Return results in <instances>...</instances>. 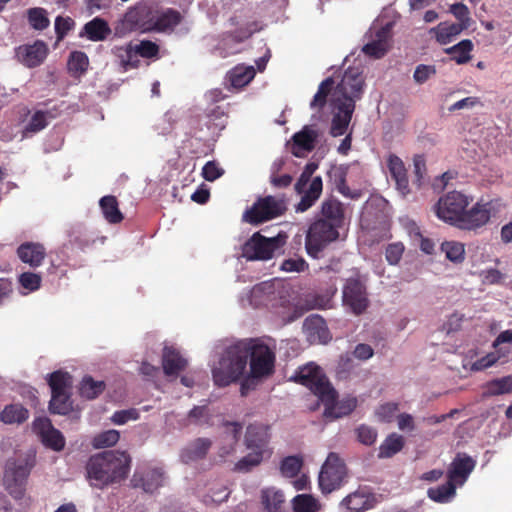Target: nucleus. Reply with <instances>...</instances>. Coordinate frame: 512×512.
I'll use <instances>...</instances> for the list:
<instances>
[{
  "mask_svg": "<svg viewBox=\"0 0 512 512\" xmlns=\"http://www.w3.org/2000/svg\"><path fill=\"white\" fill-rule=\"evenodd\" d=\"M471 200L462 192H448L439 198L435 213L439 219L460 230L477 231L490 221L493 204L481 200L468 209Z\"/></svg>",
  "mask_w": 512,
  "mask_h": 512,
  "instance_id": "nucleus-1",
  "label": "nucleus"
},
{
  "mask_svg": "<svg viewBox=\"0 0 512 512\" xmlns=\"http://www.w3.org/2000/svg\"><path fill=\"white\" fill-rule=\"evenodd\" d=\"M130 468V455L119 450H108L92 455L86 464L87 478L91 485L101 489L125 480Z\"/></svg>",
  "mask_w": 512,
  "mask_h": 512,
  "instance_id": "nucleus-2",
  "label": "nucleus"
},
{
  "mask_svg": "<svg viewBox=\"0 0 512 512\" xmlns=\"http://www.w3.org/2000/svg\"><path fill=\"white\" fill-rule=\"evenodd\" d=\"M249 351L246 343L228 347L212 370L213 381L218 387H226L243 375L247 366Z\"/></svg>",
  "mask_w": 512,
  "mask_h": 512,
  "instance_id": "nucleus-3",
  "label": "nucleus"
},
{
  "mask_svg": "<svg viewBox=\"0 0 512 512\" xmlns=\"http://www.w3.org/2000/svg\"><path fill=\"white\" fill-rule=\"evenodd\" d=\"M286 211L287 199L285 196L259 197L250 208L244 211L242 221L251 225H259L284 215Z\"/></svg>",
  "mask_w": 512,
  "mask_h": 512,
  "instance_id": "nucleus-4",
  "label": "nucleus"
},
{
  "mask_svg": "<svg viewBox=\"0 0 512 512\" xmlns=\"http://www.w3.org/2000/svg\"><path fill=\"white\" fill-rule=\"evenodd\" d=\"M287 240L285 233H279L274 237H265L260 232H255L241 248V255L248 261H266L273 258L275 252L281 249Z\"/></svg>",
  "mask_w": 512,
  "mask_h": 512,
  "instance_id": "nucleus-5",
  "label": "nucleus"
},
{
  "mask_svg": "<svg viewBox=\"0 0 512 512\" xmlns=\"http://www.w3.org/2000/svg\"><path fill=\"white\" fill-rule=\"evenodd\" d=\"M318 168L314 162L307 163L300 177L295 183V191L302 195L300 202L296 205V212H305L310 209L320 198L323 182L320 176L311 178Z\"/></svg>",
  "mask_w": 512,
  "mask_h": 512,
  "instance_id": "nucleus-6",
  "label": "nucleus"
},
{
  "mask_svg": "<svg viewBox=\"0 0 512 512\" xmlns=\"http://www.w3.org/2000/svg\"><path fill=\"white\" fill-rule=\"evenodd\" d=\"M32 467L33 463L28 459H10L6 462L3 485L16 501L22 500L25 496L26 484Z\"/></svg>",
  "mask_w": 512,
  "mask_h": 512,
  "instance_id": "nucleus-7",
  "label": "nucleus"
},
{
  "mask_svg": "<svg viewBox=\"0 0 512 512\" xmlns=\"http://www.w3.org/2000/svg\"><path fill=\"white\" fill-rule=\"evenodd\" d=\"M340 229L333 224L326 223L324 220L316 218L309 226L305 237V249L307 254L313 258H318L330 243L335 242L340 237Z\"/></svg>",
  "mask_w": 512,
  "mask_h": 512,
  "instance_id": "nucleus-8",
  "label": "nucleus"
},
{
  "mask_svg": "<svg viewBox=\"0 0 512 512\" xmlns=\"http://www.w3.org/2000/svg\"><path fill=\"white\" fill-rule=\"evenodd\" d=\"M246 344L249 351L251 377L261 379L271 376L275 370L274 350L259 340H251Z\"/></svg>",
  "mask_w": 512,
  "mask_h": 512,
  "instance_id": "nucleus-9",
  "label": "nucleus"
},
{
  "mask_svg": "<svg viewBox=\"0 0 512 512\" xmlns=\"http://www.w3.org/2000/svg\"><path fill=\"white\" fill-rule=\"evenodd\" d=\"M347 476V468L338 454L331 452L321 467L319 487L323 493L339 489Z\"/></svg>",
  "mask_w": 512,
  "mask_h": 512,
  "instance_id": "nucleus-10",
  "label": "nucleus"
},
{
  "mask_svg": "<svg viewBox=\"0 0 512 512\" xmlns=\"http://www.w3.org/2000/svg\"><path fill=\"white\" fill-rule=\"evenodd\" d=\"M364 85V77L359 68L350 67L335 87L333 99H338L340 102L352 100L356 104V101L362 97Z\"/></svg>",
  "mask_w": 512,
  "mask_h": 512,
  "instance_id": "nucleus-11",
  "label": "nucleus"
},
{
  "mask_svg": "<svg viewBox=\"0 0 512 512\" xmlns=\"http://www.w3.org/2000/svg\"><path fill=\"white\" fill-rule=\"evenodd\" d=\"M291 380L309 388L318 399H320L331 386V383L322 369L313 363L299 368L291 377Z\"/></svg>",
  "mask_w": 512,
  "mask_h": 512,
  "instance_id": "nucleus-12",
  "label": "nucleus"
},
{
  "mask_svg": "<svg viewBox=\"0 0 512 512\" xmlns=\"http://www.w3.org/2000/svg\"><path fill=\"white\" fill-rule=\"evenodd\" d=\"M338 393L331 385L330 388L320 397V401L324 405L323 416L329 420H336L350 415L357 407V399L355 397H345L337 400Z\"/></svg>",
  "mask_w": 512,
  "mask_h": 512,
  "instance_id": "nucleus-13",
  "label": "nucleus"
},
{
  "mask_svg": "<svg viewBox=\"0 0 512 512\" xmlns=\"http://www.w3.org/2000/svg\"><path fill=\"white\" fill-rule=\"evenodd\" d=\"M343 302L356 315L362 314L369 305L365 285L356 278H349L343 288Z\"/></svg>",
  "mask_w": 512,
  "mask_h": 512,
  "instance_id": "nucleus-14",
  "label": "nucleus"
},
{
  "mask_svg": "<svg viewBox=\"0 0 512 512\" xmlns=\"http://www.w3.org/2000/svg\"><path fill=\"white\" fill-rule=\"evenodd\" d=\"M269 427L263 424H250L246 428L244 436V445L248 450L261 452L262 455L271 457L273 451L269 447L270 443Z\"/></svg>",
  "mask_w": 512,
  "mask_h": 512,
  "instance_id": "nucleus-15",
  "label": "nucleus"
},
{
  "mask_svg": "<svg viewBox=\"0 0 512 512\" xmlns=\"http://www.w3.org/2000/svg\"><path fill=\"white\" fill-rule=\"evenodd\" d=\"M32 429L46 447L57 452L64 449L65 438L58 429L53 427L49 418H36L32 423Z\"/></svg>",
  "mask_w": 512,
  "mask_h": 512,
  "instance_id": "nucleus-16",
  "label": "nucleus"
},
{
  "mask_svg": "<svg viewBox=\"0 0 512 512\" xmlns=\"http://www.w3.org/2000/svg\"><path fill=\"white\" fill-rule=\"evenodd\" d=\"M333 116L330 127V134L333 137H339L346 133L347 128L355 111V104L352 100L340 102L338 99H332Z\"/></svg>",
  "mask_w": 512,
  "mask_h": 512,
  "instance_id": "nucleus-17",
  "label": "nucleus"
},
{
  "mask_svg": "<svg viewBox=\"0 0 512 512\" xmlns=\"http://www.w3.org/2000/svg\"><path fill=\"white\" fill-rule=\"evenodd\" d=\"M156 9L147 3H138L125 14V21L132 27L142 31L153 30Z\"/></svg>",
  "mask_w": 512,
  "mask_h": 512,
  "instance_id": "nucleus-18",
  "label": "nucleus"
},
{
  "mask_svg": "<svg viewBox=\"0 0 512 512\" xmlns=\"http://www.w3.org/2000/svg\"><path fill=\"white\" fill-rule=\"evenodd\" d=\"M165 480L162 468L153 467L136 471L131 479L134 488H141L146 493H154L163 486Z\"/></svg>",
  "mask_w": 512,
  "mask_h": 512,
  "instance_id": "nucleus-19",
  "label": "nucleus"
},
{
  "mask_svg": "<svg viewBox=\"0 0 512 512\" xmlns=\"http://www.w3.org/2000/svg\"><path fill=\"white\" fill-rule=\"evenodd\" d=\"M47 54L48 47L41 40H37L31 45H21L16 49L18 61L28 68L41 65L46 59Z\"/></svg>",
  "mask_w": 512,
  "mask_h": 512,
  "instance_id": "nucleus-20",
  "label": "nucleus"
},
{
  "mask_svg": "<svg viewBox=\"0 0 512 512\" xmlns=\"http://www.w3.org/2000/svg\"><path fill=\"white\" fill-rule=\"evenodd\" d=\"M375 504V495L364 488H359L342 499L340 508L343 512H363L372 509Z\"/></svg>",
  "mask_w": 512,
  "mask_h": 512,
  "instance_id": "nucleus-21",
  "label": "nucleus"
},
{
  "mask_svg": "<svg viewBox=\"0 0 512 512\" xmlns=\"http://www.w3.org/2000/svg\"><path fill=\"white\" fill-rule=\"evenodd\" d=\"M476 465L475 460L465 453H458L447 472L448 480L455 485H463Z\"/></svg>",
  "mask_w": 512,
  "mask_h": 512,
  "instance_id": "nucleus-22",
  "label": "nucleus"
},
{
  "mask_svg": "<svg viewBox=\"0 0 512 512\" xmlns=\"http://www.w3.org/2000/svg\"><path fill=\"white\" fill-rule=\"evenodd\" d=\"M320 220L326 223L333 224L338 229H341L345 223V207L342 202L334 197L326 198L321 203Z\"/></svg>",
  "mask_w": 512,
  "mask_h": 512,
  "instance_id": "nucleus-23",
  "label": "nucleus"
},
{
  "mask_svg": "<svg viewBox=\"0 0 512 512\" xmlns=\"http://www.w3.org/2000/svg\"><path fill=\"white\" fill-rule=\"evenodd\" d=\"M18 258L31 268H37L42 265L46 257L45 247L38 242H24L17 248Z\"/></svg>",
  "mask_w": 512,
  "mask_h": 512,
  "instance_id": "nucleus-24",
  "label": "nucleus"
},
{
  "mask_svg": "<svg viewBox=\"0 0 512 512\" xmlns=\"http://www.w3.org/2000/svg\"><path fill=\"white\" fill-rule=\"evenodd\" d=\"M188 365L187 360L173 347H164L162 354L163 372L168 377H177Z\"/></svg>",
  "mask_w": 512,
  "mask_h": 512,
  "instance_id": "nucleus-25",
  "label": "nucleus"
},
{
  "mask_svg": "<svg viewBox=\"0 0 512 512\" xmlns=\"http://www.w3.org/2000/svg\"><path fill=\"white\" fill-rule=\"evenodd\" d=\"M387 166L391 177L395 180L396 187L402 195L410 192L407 171L403 161L395 154H390L387 159Z\"/></svg>",
  "mask_w": 512,
  "mask_h": 512,
  "instance_id": "nucleus-26",
  "label": "nucleus"
},
{
  "mask_svg": "<svg viewBox=\"0 0 512 512\" xmlns=\"http://www.w3.org/2000/svg\"><path fill=\"white\" fill-rule=\"evenodd\" d=\"M212 446L208 438H197L189 443L181 452V459L184 463H191L204 459Z\"/></svg>",
  "mask_w": 512,
  "mask_h": 512,
  "instance_id": "nucleus-27",
  "label": "nucleus"
},
{
  "mask_svg": "<svg viewBox=\"0 0 512 512\" xmlns=\"http://www.w3.org/2000/svg\"><path fill=\"white\" fill-rule=\"evenodd\" d=\"M225 431L224 434L226 438H229L228 442L219 447L218 456L222 459H225L227 456H230L235 453L236 445L240 439L243 426L239 422H224Z\"/></svg>",
  "mask_w": 512,
  "mask_h": 512,
  "instance_id": "nucleus-28",
  "label": "nucleus"
},
{
  "mask_svg": "<svg viewBox=\"0 0 512 512\" xmlns=\"http://www.w3.org/2000/svg\"><path fill=\"white\" fill-rule=\"evenodd\" d=\"M390 29L382 27L376 32V38L363 47V52L376 59L382 58L388 51Z\"/></svg>",
  "mask_w": 512,
  "mask_h": 512,
  "instance_id": "nucleus-29",
  "label": "nucleus"
},
{
  "mask_svg": "<svg viewBox=\"0 0 512 512\" xmlns=\"http://www.w3.org/2000/svg\"><path fill=\"white\" fill-rule=\"evenodd\" d=\"M112 54L124 71L137 69L140 65V60L136 58L133 42L122 46H114L112 48Z\"/></svg>",
  "mask_w": 512,
  "mask_h": 512,
  "instance_id": "nucleus-30",
  "label": "nucleus"
},
{
  "mask_svg": "<svg viewBox=\"0 0 512 512\" xmlns=\"http://www.w3.org/2000/svg\"><path fill=\"white\" fill-rule=\"evenodd\" d=\"M47 383L51 393H55L57 397L59 393H71L73 377L66 371L57 370L48 375Z\"/></svg>",
  "mask_w": 512,
  "mask_h": 512,
  "instance_id": "nucleus-31",
  "label": "nucleus"
},
{
  "mask_svg": "<svg viewBox=\"0 0 512 512\" xmlns=\"http://www.w3.org/2000/svg\"><path fill=\"white\" fill-rule=\"evenodd\" d=\"M99 205L105 220L110 224L122 222L124 216L119 209L117 198L113 195H106L99 201Z\"/></svg>",
  "mask_w": 512,
  "mask_h": 512,
  "instance_id": "nucleus-32",
  "label": "nucleus"
},
{
  "mask_svg": "<svg viewBox=\"0 0 512 512\" xmlns=\"http://www.w3.org/2000/svg\"><path fill=\"white\" fill-rule=\"evenodd\" d=\"M284 501L283 492L275 487L261 490V503L267 512H280Z\"/></svg>",
  "mask_w": 512,
  "mask_h": 512,
  "instance_id": "nucleus-33",
  "label": "nucleus"
},
{
  "mask_svg": "<svg viewBox=\"0 0 512 512\" xmlns=\"http://www.w3.org/2000/svg\"><path fill=\"white\" fill-rule=\"evenodd\" d=\"M464 29L456 23L441 22L436 27L430 29V33L435 34L437 42L441 45L450 43Z\"/></svg>",
  "mask_w": 512,
  "mask_h": 512,
  "instance_id": "nucleus-34",
  "label": "nucleus"
},
{
  "mask_svg": "<svg viewBox=\"0 0 512 512\" xmlns=\"http://www.w3.org/2000/svg\"><path fill=\"white\" fill-rule=\"evenodd\" d=\"M84 32L89 40L96 42L105 40L111 29L105 20L96 17L84 25Z\"/></svg>",
  "mask_w": 512,
  "mask_h": 512,
  "instance_id": "nucleus-35",
  "label": "nucleus"
},
{
  "mask_svg": "<svg viewBox=\"0 0 512 512\" xmlns=\"http://www.w3.org/2000/svg\"><path fill=\"white\" fill-rule=\"evenodd\" d=\"M512 393V375L488 381L484 386V397H493Z\"/></svg>",
  "mask_w": 512,
  "mask_h": 512,
  "instance_id": "nucleus-36",
  "label": "nucleus"
},
{
  "mask_svg": "<svg viewBox=\"0 0 512 512\" xmlns=\"http://www.w3.org/2000/svg\"><path fill=\"white\" fill-rule=\"evenodd\" d=\"M405 445L403 436L397 433H391L381 443L379 447L378 457L380 459L391 458L400 452Z\"/></svg>",
  "mask_w": 512,
  "mask_h": 512,
  "instance_id": "nucleus-37",
  "label": "nucleus"
},
{
  "mask_svg": "<svg viewBox=\"0 0 512 512\" xmlns=\"http://www.w3.org/2000/svg\"><path fill=\"white\" fill-rule=\"evenodd\" d=\"M29 418V411L21 404H10L0 413V420L5 424H21Z\"/></svg>",
  "mask_w": 512,
  "mask_h": 512,
  "instance_id": "nucleus-38",
  "label": "nucleus"
},
{
  "mask_svg": "<svg viewBox=\"0 0 512 512\" xmlns=\"http://www.w3.org/2000/svg\"><path fill=\"white\" fill-rule=\"evenodd\" d=\"M269 457L262 455L261 452L251 451L247 455L239 459L232 469L233 472L237 473H249L253 469L261 465V463Z\"/></svg>",
  "mask_w": 512,
  "mask_h": 512,
  "instance_id": "nucleus-39",
  "label": "nucleus"
},
{
  "mask_svg": "<svg viewBox=\"0 0 512 512\" xmlns=\"http://www.w3.org/2000/svg\"><path fill=\"white\" fill-rule=\"evenodd\" d=\"M318 134L309 126H305L301 131L295 133L292 137L295 148L302 151H312L315 147V142Z\"/></svg>",
  "mask_w": 512,
  "mask_h": 512,
  "instance_id": "nucleus-40",
  "label": "nucleus"
},
{
  "mask_svg": "<svg viewBox=\"0 0 512 512\" xmlns=\"http://www.w3.org/2000/svg\"><path fill=\"white\" fill-rule=\"evenodd\" d=\"M304 326L310 332L311 336L317 335L322 343L329 340V331L324 319L319 315H310L305 319Z\"/></svg>",
  "mask_w": 512,
  "mask_h": 512,
  "instance_id": "nucleus-41",
  "label": "nucleus"
},
{
  "mask_svg": "<svg viewBox=\"0 0 512 512\" xmlns=\"http://www.w3.org/2000/svg\"><path fill=\"white\" fill-rule=\"evenodd\" d=\"M255 76V70L252 66H237L228 73V80L235 88H242L249 84Z\"/></svg>",
  "mask_w": 512,
  "mask_h": 512,
  "instance_id": "nucleus-42",
  "label": "nucleus"
},
{
  "mask_svg": "<svg viewBox=\"0 0 512 512\" xmlns=\"http://www.w3.org/2000/svg\"><path fill=\"white\" fill-rule=\"evenodd\" d=\"M473 50V43L469 39H464L456 45L449 47L445 52L451 55V60L457 64H465L471 59V51Z\"/></svg>",
  "mask_w": 512,
  "mask_h": 512,
  "instance_id": "nucleus-43",
  "label": "nucleus"
},
{
  "mask_svg": "<svg viewBox=\"0 0 512 512\" xmlns=\"http://www.w3.org/2000/svg\"><path fill=\"white\" fill-rule=\"evenodd\" d=\"M293 512H319L321 504L310 494H298L292 501Z\"/></svg>",
  "mask_w": 512,
  "mask_h": 512,
  "instance_id": "nucleus-44",
  "label": "nucleus"
},
{
  "mask_svg": "<svg viewBox=\"0 0 512 512\" xmlns=\"http://www.w3.org/2000/svg\"><path fill=\"white\" fill-rule=\"evenodd\" d=\"M428 497L437 503H446L456 494V485L448 480L437 487H431L427 491Z\"/></svg>",
  "mask_w": 512,
  "mask_h": 512,
  "instance_id": "nucleus-45",
  "label": "nucleus"
},
{
  "mask_svg": "<svg viewBox=\"0 0 512 512\" xmlns=\"http://www.w3.org/2000/svg\"><path fill=\"white\" fill-rule=\"evenodd\" d=\"M181 21V15L178 11L168 9L167 11L159 14L156 11L155 26L153 30L164 31L166 29L174 28Z\"/></svg>",
  "mask_w": 512,
  "mask_h": 512,
  "instance_id": "nucleus-46",
  "label": "nucleus"
},
{
  "mask_svg": "<svg viewBox=\"0 0 512 512\" xmlns=\"http://www.w3.org/2000/svg\"><path fill=\"white\" fill-rule=\"evenodd\" d=\"M104 381H95L91 376H85L80 384L79 393L86 399H95L105 390Z\"/></svg>",
  "mask_w": 512,
  "mask_h": 512,
  "instance_id": "nucleus-47",
  "label": "nucleus"
},
{
  "mask_svg": "<svg viewBox=\"0 0 512 512\" xmlns=\"http://www.w3.org/2000/svg\"><path fill=\"white\" fill-rule=\"evenodd\" d=\"M72 410L71 393H51L49 402V411L52 414L67 415Z\"/></svg>",
  "mask_w": 512,
  "mask_h": 512,
  "instance_id": "nucleus-48",
  "label": "nucleus"
},
{
  "mask_svg": "<svg viewBox=\"0 0 512 512\" xmlns=\"http://www.w3.org/2000/svg\"><path fill=\"white\" fill-rule=\"evenodd\" d=\"M441 251L446 258L455 264H460L465 259V246L457 241H445L441 244Z\"/></svg>",
  "mask_w": 512,
  "mask_h": 512,
  "instance_id": "nucleus-49",
  "label": "nucleus"
},
{
  "mask_svg": "<svg viewBox=\"0 0 512 512\" xmlns=\"http://www.w3.org/2000/svg\"><path fill=\"white\" fill-rule=\"evenodd\" d=\"M333 86H334V80L332 77H328L325 80H323L320 83V85L318 87V91L316 92V94L314 95V97L310 103V107L312 109L324 108V106L326 105V102H327V97L331 93Z\"/></svg>",
  "mask_w": 512,
  "mask_h": 512,
  "instance_id": "nucleus-50",
  "label": "nucleus"
},
{
  "mask_svg": "<svg viewBox=\"0 0 512 512\" xmlns=\"http://www.w3.org/2000/svg\"><path fill=\"white\" fill-rule=\"evenodd\" d=\"M67 65L69 72L73 75H81L88 69V56L82 51H73L69 56Z\"/></svg>",
  "mask_w": 512,
  "mask_h": 512,
  "instance_id": "nucleus-51",
  "label": "nucleus"
},
{
  "mask_svg": "<svg viewBox=\"0 0 512 512\" xmlns=\"http://www.w3.org/2000/svg\"><path fill=\"white\" fill-rule=\"evenodd\" d=\"M47 117L48 112L41 110L36 111L25 126L22 136L28 137L30 134L38 133L43 130L48 125Z\"/></svg>",
  "mask_w": 512,
  "mask_h": 512,
  "instance_id": "nucleus-52",
  "label": "nucleus"
},
{
  "mask_svg": "<svg viewBox=\"0 0 512 512\" xmlns=\"http://www.w3.org/2000/svg\"><path fill=\"white\" fill-rule=\"evenodd\" d=\"M119 439L120 433L117 430L111 429L95 435L91 443L96 449L108 448L114 446Z\"/></svg>",
  "mask_w": 512,
  "mask_h": 512,
  "instance_id": "nucleus-53",
  "label": "nucleus"
},
{
  "mask_svg": "<svg viewBox=\"0 0 512 512\" xmlns=\"http://www.w3.org/2000/svg\"><path fill=\"white\" fill-rule=\"evenodd\" d=\"M27 17H28L29 24L35 30H44L50 24V21L47 17V12L43 8H39V7L30 8L27 11Z\"/></svg>",
  "mask_w": 512,
  "mask_h": 512,
  "instance_id": "nucleus-54",
  "label": "nucleus"
},
{
  "mask_svg": "<svg viewBox=\"0 0 512 512\" xmlns=\"http://www.w3.org/2000/svg\"><path fill=\"white\" fill-rule=\"evenodd\" d=\"M303 465L302 458L298 456L285 457L280 464V471L284 477L293 478L298 475Z\"/></svg>",
  "mask_w": 512,
  "mask_h": 512,
  "instance_id": "nucleus-55",
  "label": "nucleus"
},
{
  "mask_svg": "<svg viewBox=\"0 0 512 512\" xmlns=\"http://www.w3.org/2000/svg\"><path fill=\"white\" fill-rule=\"evenodd\" d=\"M136 58L138 56L146 59L157 58L159 55V45L150 40H142L138 44H134Z\"/></svg>",
  "mask_w": 512,
  "mask_h": 512,
  "instance_id": "nucleus-56",
  "label": "nucleus"
},
{
  "mask_svg": "<svg viewBox=\"0 0 512 512\" xmlns=\"http://www.w3.org/2000/svg\"><path fill=\"white\" fill-rule=\"evenodd\" d=\"M334 184L339 193H341L344 197L350 199H358L361 196L360 191H352L346 181V172L340 170L334 174Z\"/></svg>",
  "mask_w": 512,
  "mask_h": 512,
  "instance_id": "nucleus-57",
  "label": "nucleus"
},
{
  "mask_svg": "<svg viewBox=\"0 0 512 512\" xmlns=\"http://www.w3.org/2000/svg\"><path fill=\"white\" fill-rule=\"evenodd\" d=\"M42 277L33 272H23L18 276V283L28 292H34L41 286Z\"/></svg>",
  "mask_w": 512,
  "mask_h": 512,
  "instance_id": "nucleus-58",
  "label": "nucleus"
},
{
  "mask_svg": "<svg viewBox=\"0 0 512 512\" xmlns=\"http://www.w3.org/2000/svg\"><path fill=\"white\" fill-rule=\"evenodd\" d=\"M450 13L459 21L456 23L463 29H468L470 26V11L468 7L463 3H454L450 6Z\"/></svg>",
  "mask_w": 512,
  "mask_h": 512,
  "instance_id": "nucleus-59",
  "label": "nucleus"
},
{
  "mask_svg": "<svg viewBox=\"0 0 512 512\" xmlns=\"http://www.w3.org/2000/svg\"><path fill=\"white\" fill-rule=\"evenodd\" d=\"M357 440L366 445L371 446L377 440V431L375 428L362 424L355 430Z\"/></svg>",
  "mask_w": 512,
  "mask_h": 512,
  "instance_id": "nucleus-60",
  "label": "nucleus"
},
{
  "mask_svg": "<svg viewBox=\"0 0 512 512\" xmlns=\"http://www.w3.org/2000/svg\"><path fill=\"white\" fill-rule=\"evenodd\" d=\"M398 410V403L387 402L378 407L376 415L380 421L390 423L393 421L395 414L398 412Z\"/></svg>",
  "mask_w": 512,
  "mask_h": 512,
  "instance_id": "nucleus-61",
  "label": "nucleus"
},
{
  "mask_svg": "<svg viewBox=\"0 0 512 512\" xmlns=\"http://www.w3.org/2000/svg\"><path fill=\"white\" fill-rule=\"evenodd\" d=\"M309 265L303 258H289L282 262L280 269L284 272L301 273L308 270Z\"/></svg>",
  "mask_w": 512,
  "mask_h": 512,
  "instance_id": "nucleus-62",
  "label": "nucleus"
},
{
  "mask_svg": "<svg viewBox=\"0 0 512 512\" xmlns=\"http://www.w3.org/2000/svg\"><path fill=\"white\" fill-rule=\"evenodd\" d=\"M224 174V169L221 168L215 161H208L202 168V176L206 181L213 182Z\"/></svg>",
  "mask_w": 512,
  "mask_h": 512,
  "instance_id": "nucleus-63",
  "label": "nucleus"
},
{
  "mask_svg": "<svg viewBox=\"0 0 512 512\" xmlns=\"http://www.w3.org/2000/svg\"><path fill=\"white\" fill-rule=\"evenodd\" d=\"M435 74L436 68L434 65L420 64L416 67L413 78L416 83L423 84Z\"/></svg>",
  "mask_w": 512,
  "mask_h": 512,
  "instance_id": "nucleus-64",
  "label": "nucleus"
}]
</instances>
